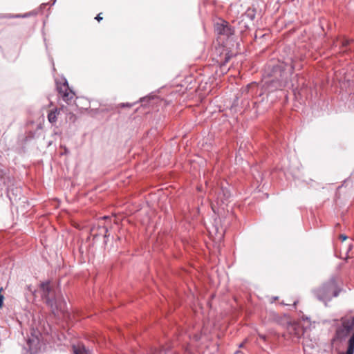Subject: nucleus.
<instances>
[{"instance_id":"f257e3e1","label":"nucleus","mask_w":354,"mask_h":354,"mask_svg":"<svg viewBox=\"0 0 354 354\" xmlns=\"http://www.w3.org/2000/svg\"><path fill=\"white\" fill-rule=\"evenodd\" d=\"M41 297L46 299V304L50 306L55 315H64L67 313L66 302L62 297L54 298L50 283L45 282L41 284Z\"/></svg>"},{"instance_id":"f03ea898","label":"nucleus","mask_w":354,"mask_h":354,"mask_svg":"<svg viewBox=\"0 0 354 354\" xmlns=\"http://www.w3.org/2000/svg\"><path fill=\"white\" fill-rule=\"evenodd\" d=\"M350 334L348 346L346 353L342 354H354V317H346L342 319L341 325L337 328L335 338L344 341Z\"/></svg>"},{"instance_id":"7ed1b4c3","label":"nucleus","mask_w":354,"mask_h":354,"mask_svg":"<svg viewBox=\"0 0 354 354\" xmlns=\"http://www.w3.org/2000/svg\"><path fill=\"white\" fill-rule=\"evenodd\" d=\"M295 69V66L292 65V62L290 63H286L285 68L281 69L280 67H277L274 69V73H279V77H275L274 80L270 82V85L274 89H282L283 88L290 87V77L292 74Z\"/></svg>"},{"instance_id":"20e7f679","label":"nucleus","mask_w":354,"mask_h":354,"mask_svg":"<svg viewBox=\"0 0 354 354\" xmlns=\"http://www.w3.org/2000/svg\"><path fill=\"white\" fill-rule=\"evenodd\" d=\"M339 289L335 278H331L322 287L314 291L315 297L322 301L326 303L333 297L338 296Z\"/></svg>"},{"instance_id":"39448f33","label":"nucleus","mask_w":354,"mask_h":354,"mask_svg":"<svg viewBox=\"0 0 354 354\" xmlns=\"http://www.w3.org/2000/svg\"><path fill=\"white\" fill-rule=\"evenodd\" d=\"M215 32L220 37L229 39L235 33L234 28L225 20H220L214 24Z\"/></svg>"},{"instance_id":"423d86ee","label":"nucleus","mask_w":354,"mask_h":354,"mask_svg":"<svg viewBox=\"0 0 354 354\" xmlns=\"http://www.w3.org/2000/svg\"><path fill=\"white\" fill-rule=\"evenodd\" d=\"M39 332L34 331L31 336L26 340V346L24 349L26 351L24 354H36L40 348V342L39 338Z\"/></svg>"},{"instance_id":"0eeeda50","label":"nucleus","mask_w":354,"mask_h":354,"mask_svg":"<svg viewBox=\"0 0 354 354\" xmlns=\"http://www.w3.org/2000/svg\"><path fill=\"white\" fill-rule=\"evenodd\" d=\"M231 197V192L227 187H221L216 196V203L219 206L227 205Z\"/></svg>"},{"instance_id":"6e6552de","label":"nucleus","mask_w":354,"mask_h":354,"mask_svg":"<svg viewBox=\"0 0 354 354\" xmlns=\"http://www.w3.org/2000/svg\"><path fill=\"white\" fill-rule=\"evenodd\" d=\"M57 90L61 94L63 100L65 102H68L72 100L75 95L73 91L69 88L68 82L66 80H64V82L62 84H57Z\"/></svg>"},{"instance_id":"1a4fd4ad","label":"nucleus","mask_w":354,"mask_h":354,"mask_svg":"<svg viewBox=\"0 0 354 354\" xmlns=\"http://www.w3.org/2000/svg\"><path fill=\"white\" fill-rule=\"evenodd\" d=\"M73 354H88L89 351L81 343L73 346Z\"/></svg>"},{"instance_id":"9d476101","label":"nucleus","mask_w":354,"mask_h":354,"mask_svg":"<svg viewBox=\"0 0 354 354\" xmlns=\"http://www.w3.org/2000/svg\"><path fill=\"white\" fill-rule=\"evenodd\" d=\"M59 113V110L57 109H55L53 111H50L48 114V120L50 123L54 124L57 122V115Z\"/></svg>"},{"instance_id":"9b49d317","label":"nucleus","mask_w":354,"mask_h":354,"mask_svg":"<svg viewBox=\"0 0 354 354\" xmlns=\"http://www.w3.org/2000/svg\"><path fill=\"white\" fill-rule=\"evenodd\" d=\"M288 330L290 333H292V332L294 330L295 335L297 338H299L303 333L302 329L295 325L290 326L288 328Z\"/></svg>"},{"instance_id":"f8f14e48","label":"nucleus","mask_w":354,"mask_h":354,"mask_svg":"<svg viewBox=\"0 0 354 354\" xmlns=\"http://www.w3.org/2000/svg\"><path fill=\"white\" fill-rule=\"evenodd\" d=\"M151 354H166L162 350H155Z\"/></svg>"},{"instance_id":"ddd939ff","label":"nucleus","mask_w":354,"mask_h":354,"mask_svg":"<svg viewBox=\"0 0 354 354\" xmlns=\"http://www.w3.org/2000/svg\"><path fill=\"white\" fill-rule=\"evenodd\" d=\"M258 335H259V338H261V339H263L265 342L266 341V336L265 335L259 333Z\"/></svg>"},{"instance_id":"4468645a","label":"nucleus","mask_w":354,"mask_h":354,"mask_svg":"<svg viewBox=\"0 0 354 354\" xmlns=\"http://www.w3.org/2000/svg\"><path fill=\"white\" fill-rule=\"evenodd\" d=\"M122 107H131V104H129V103H127V104H124V103H122L120 105Z\"/></svg>"},{"instance_id":"2eb2a0df","label":"nucleus","mask_w":354,"mask_h":354,"mask_svg":"<svg viewBox=\"0 0 354 354\" xmlns=\"http://www.w3.org/2000/svg\"><path fill=\"white\" fill-rule=\"evenodd\" d=\"M339 239H342V241H345L347 239V236L344 234H341L339 236Z\"/></svg>"},{"instance_id":"dca6fc26","label":"nucleus","mask_w":354,"mask_h":354,"mask_svg":"<svg viewBox=\"0 0 354 354\" xmlns=\"http://www.w3.org/2000/svg\"><path fill=\"white\" fill-rule=\"evenodd\" d=\"M349 43H350V41H349V40H348V39H345V40L343 41L342 44H343V46H347V45H348V44H349Z\"/></svg>"},{"instance_id":"f3484780","label":"nucleus","mask_w":354,"mask_h":354,"mask_svg":"<svg viewBox=\"0 0 354 354\" xmlns=\"http://www.w3.org/2000/svg\"><path fill=\"white\" fill-rule=\"evenodd\" d=\"M230 56H226L225 58V61L223 63L222 65H224L225 63L228 62V61L230 60Z\"/></svg>"},{"instance_id":"a211bd4d","label":"nucleus","mask_w":354,"mask_h":354,"mask_svg":"<svg viewBox=\"0 0 354 354\" xmlns=\"http://www.w3.org/2000/svg\"><path fill=\"white\" fill-rule=\"evenodd\" d=\"M95 19L98 21H100L102 19V17L100 16V14L97 15V17H95Z\"/></svg>"},{"instance_id":"6ab92c4d","label":"nucleus","mask_w":354,"mask_h":354,"mask_svg":"<svg viewBox=\"0 0 354 354\" xmlns=\"http://www.w3.org/2000/svg\"><path fill=\"white\" fill-rule=\"evenodd\" d=\"M3 177V172L0 170V179Z\"/></svg>"}]
</instances>
